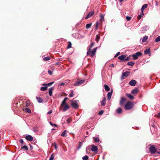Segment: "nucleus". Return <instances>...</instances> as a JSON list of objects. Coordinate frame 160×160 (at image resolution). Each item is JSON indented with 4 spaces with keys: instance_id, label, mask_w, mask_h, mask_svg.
<instances>
[{
    "instance_id": "b1692460",
    "label": "nucleus",
    "mask_w": 160,
    "mask_h": 160,
    "mask_svg": "<svg viewBox=\"0 0 160 160\" xmlns=\"http://www.w3.org/2000/svg\"><path fill=\"white\" fill-rule=\"evenodd\" d=\"M53 90V88L52 87H51L50 88L49 90V94L50 96H51L52 94V90Z\"/></svg>"
},
{
    "instance_id": "5701e85b",
    "label": "nucleus",
    "mask_w": 160,
    "mask_h": 160,
    "mask_svg": "<svg viewBox=\"0 0 160 160\" xmlns=\"http://www.w3.org/2000/svg\"><path fill=\"white\" fill-rule=\"evenodd\" d=\"M36 98L38 102L39 103H41L42 102V99L41 98L36 97Z\"/></svg>"
},
{
    "instance_id": "69168bd1",
    "label": "nucleus",
    "mask_w": 160,
    "mask_h": 160,
    "mask_svg": "<svg viewBox=\"0 0 160 160\" xmlns=\"http://www.w3.org/2000/svg\"><path fill=\"white\" fill-rule=\"evenodd\" d=\"M160 151H158L157 152V153L158 154H160V149H159Z\"/></svg>"
},
{
    "instance_id": "864d4df0",
    "label": "nucleus",
    "mask_w": 160,
    "mask_h": 160,
    "mask_svg": "<svg viewBox=\"0 0 160 160\" xmlns=\"http://www.w3.org/2000/svg\"><path fill=\"white\" fill-rule=\"evenodd\" d=\"M48 73L50 75H52V71L51 70H49L48 71Z\"/></svg>"
},
{
    "instance_id": "79ce46f5",
    "label": "nucleus",
    "mask_w": 160,
    "mask_h": 160,
    "mask_svg": "<svg viewBox=\"0 0 160 160\" xmlns=\"http://www.w3.org/2000/svg\"><path fill=\"white\" fill-rule=\"evenodd\" d=\"M54 158V156L53 155V154H52L50 158V159L49 160H53Z\"/></svg>"
},
{
    "instance_id": "423d86ee",
    "label": "nucleus",
    "mask_w": 160,
    "mask_h": 160,
    "mask_svg": "<svg viewBox=\"0 0 160 160\" xmlns=\"http://www.w3.org/2000/svg\"><path fill=\"white\" fill-rule=\"evenodd\" d=\"M97 48V47H96L93 48L92 51H90V54L89 55H90L92 57H93V56L95 55L96 52Z\"/></svg>"
},
{
    "instance_id": "5fc2aeb1",
    "label": "nucleus",
    "mask_w": 160,
    "mask_h": 160,
    "mask_svg": "<svg viewBox=\"0 0 160 160\" xmlns=\"http://www.w3.org/2000/svg\"><path fill=\"white\" fill-rule=\"evenodd\" d=\"M66 121L68 123H69L71 122V120L69 118H67L66 120Z\"/></svg>"
},
{
    "instance_id": "a19ab883",
    "label": "nucleus",
    "mask_w": 160,
    "mask_h": 160,
    "mask_svg": "<svg viewBox=\"0 0 160 160\" xmlns=\"http://www.w3.org/2000/svg\"><path fill=\"white\" fill-rule=\"evenodd\" d=\"M100 39V37L98 36V35H97L96 36V38H95V40L97 41L98 42L99 40Z\"/></svg>"
},
{
    "instance_id": "f3484780",
    "label": "nucleus",
    "mask_w": 160,
    "mask_h": 160,
    "mask_svg": "<svg viewBox=\"0 0 160 160\" xmlns=\"http://www.w3.org/2000/svg\"><path fill=\"white\" fill-rule=\"evenodd\" d=\"M144 53L145 54H148L149 56H151L150 54H151L150 53V48L146 49V50H145L144 51Z\"/></svg>"
},
{
    "instance_id": "a878e982",
    "label": "nucleus",
    "mask_w": 160,
    "mask_h": 160,
    "mask_svg": "<svg viewBox=\"0 0 160 160\" xmlns=\"http://www.w3.org/2000/svg\"><path fill=\"white\" fill-rule=\"evenodd\" d=\"M138 91V89L137 88H135L133 89L132 91V94H136Z\"/></svg>"
},
{
    "instance_id": "774afa93",
    "label": "nucleus",
    "mask_w": 160,
    "mask_h": 160,
    "mask_svg": "<svg viewBox=\"0 0 160 160\" xmlns=\"http://www.w3.org/2000/svg\"><path fill=\"white\" fill-rule=\"evenodd\" d=\"M158 114L160 116V112L158 113Z\"/></svg>"
},
{
    "instance_id": "f704fd0d",
    "label": "nucleus",
    "mask_w": 160,
    "mask_h": 160,
    "mask_svg": "<svg viewBox=\"0 0 160 160\" xmlns=\"http://www.w3.org/2000/svg\"><path fill=\"white\" fill-rule=\"evenodd\" d=\"M88 156L87 155H86L82 157V159L83 160H87L88 159Z\"/></svg>"
},
{
    "instance_id": "c9c22d12",
    "label": "nucleus",
    "mask_w": 160,
    "mask_h": 160,
    "mask_svg": "<svg viewBox=\"0 0 160 160\" xmlns=\"http://www.w3.org/2000/svg\"><path fill=\"white\" fill-rule=\"evenodd\" d=\"M91 25H92V23L87 24L86 25V28L87 29H88L91 27Z\"/></svg>"
},
{
    "instance_id": "6e6552de",
    "label": "nucleus",
    "mask_w": 160,
    "mask_h": 160,
    "mask_svg": "<svg viewBox=\"0 0 160 160\" xmlns=\"http://www.w3.org/2000/svg\"><path fill=\"white\" fill-rule=\"evenodd\" d=\"M91 150L92 152H97L98 151V148L97 146L92 145V148L91 149Z\"/></svg>"
},
{
    "instance_id": "e433bc0d",
    "label": "nucleus",
    "mask_w": 160,
    "mask_h": 160,
    "mask_svg": "<svg viewBox=\"0 0 160 160\" xmlns=\"http://www.w3.org/2000/svg\"><path fill=\"white\" fill-rule=\"evenodd\" d=\"M100 20L101 21H104V16L102 14H101L100 16Z\"/></svg>"
},
{
    "instance_id": "e2e57ef3",
    "label": "nucleus",
    "mask_w": 160,
    "mask_h": 160,
    "mask_svg": "<svg viewBox=\"0 0 160 160\" xmlns=\"http://www.w3.org/2000/svg\"><path fill=\"white\" fill-rule=\"evenodd\" d=\"M156 5H157V6H158V2L157 1H156Z\"/></svg>"
},
{
    "instance_id": "39448f33",
    "label": "nucleus",
    "mask_w": 160,
    "mask_h": 160,
    "mask_svg": "<svg viewBox=\"0 0 160 160\" xmlns=\"http://www.w3.org/2000/svg\"><path fill=\"white\" fill-rule=\"evenodd\" d=\"M85 80H81L76 82L74 84V85L75 86H78L82 84L85 82Z\"/></svg>"
},
{
    "instance_id": "aec40b11",
    "label": "nucleus",
    "mask_w": 160,
    "mask_h": 160,
    "mask_svg": "<svg viewBox=\"0 0 160 160\" xmlns=\"http://www.w3.org/2000/svg\"><path fill=\"white\" fill-rule=\"evenodd\" d=\"M126 96L130 99L132 100L134 99V97L130 94H126Z\"/></svg>"
},
{
    "instance_id": "7ed1b4c3",
    "label": "nucleus",
    "mask_w": 160,
    "mask_h": 160,
    "mask_svg": "<svg viewBox=\"0 0 160 160\" xmlns=\"http://www.w3.org/2000/svg\"><path fill=\"white\" fill-rule=\"evenodd\" d=\"M149 151L151 154H154L157 152L156 149L153 146H151L149 149Z\"/></svg>"
},
{
    "instance_id": "9d476101",
    "label": "nucleus",
    "mask_w": 160,
    "mask_h": 160,
    "mask_svg": "<svg viewBox=\"0 0 160 160\" xmlns=\"http://www.w3.org/2000/svg\"><path fill=\"white\" fill-rule=\"evenodd\" d=\"M25 139L29 141H31L33 140V137L30 135H27L25 137Z\"/></svg>"
},
{
    "instance_id": "473e14b6",
    "label": "nucleus",
    "mask_w": 160,
    "mask_h": 160,
    "mask_svg": "<svg viewBox=\"0 0 160 160\" xmlns=\"http://www.w3.org/2000/svg\"><path fill=\"white\" fill-rule=\"evenodd\" d=\"M47 87L46 86L45 87H41L40 90L42 91H44L47 90Z\"/></svg>"
},
{
    "instance_id": "4be33fe9",
    "label": "nucleus",
    "mask_w": 160,
    "mask_h": 160,
    "mask_svg": "<svg viewBox=\"0 0 160 160\" xmlns=\"http://www.w3.org/2000/svg\"><path fill=\"white\" fill-rule=\"evenodd\" d=\"M104 86L105 90L107 91H109L110 89L109 87L107 85L104 84Z\"/></svg>"
},
{
    "instance_id": "3c124183",
    "label": "nucleus",
    "mask_w": 160,
    "mask_h": 160,
    "mask_svg": "<svg viewBox=\"0 0 160 160\" xmlns=\"http://www.w3.org/2000/svg\"><path fill=\"white\" fill-rule=\"evenodd\" d=\"M120 54V52H118L114 56V58H116L118 57L119 55Z\"/></svg>"
},
{
    "instance_id": "2f4dec72",
    "label": "nucleus",
    "mask_w": 160,
    "mask_h": 160,
    "mask_svg": "<svg viewBox=\"0 0 160 160\" xmlns=\"http://www.w3.org/2000/svg\"><path fill=\"white\" fill-rule=\"evenodd\" d=\"M24 110L26 112H28V113H30L31 112V110L28 108H25L24 109Z\"/></svg>"
},
{
    "instance_id": "ea45409f",
    "label": "nucleus",
    "mask_w": 160,
    "mask_h": 160,
    "mask_svg": "<svg viewBox=\"0 0 160 160\" xmlns=\"http://www.w3.org/2000/svg\"><path fill=\"white\" fill-rule=\"evenodd\" d=\"M130 56H129L127 57L126 58H124V61H128L130 60Z\"/></svg>"
},
{
    "instance_id": "ddd939ff",
    "label": "nucleus",
    "mask_w": 160,
    "mask_h": 160,
    "mask_svg": "<svg viewBox=\"0 0 160 160\" xmlns=\"http://www.w3.org/2000/svg\"><path fill=\"white\" fill-rule=\"evenodd\" d=\"M126 99L124 98H121L120 103L121 105H123L124 102L126 101Z\"/></svg>"
},
{
    "instance_id": "58836bf2",
    "label": "nucleus",
    "mask_w": 160,
    "mask_h": 160,
    "mask_svg": "<svg viewBox=\"0 0 160 160\" xmlns=\"http://www.w3.org/2000/svg\"><path fill=\"white\" fill-rule=\"evenodd\" d=\"M71 46H72L71 43L69 42H68V44L67 46V48L68 49L70 48H71Z\"/></svg>"
},
{
    "instance_id": "f8f14e48",
    "label": "nucleus",
    "mask_w": 160,
    "mask_h": 160,
    "mask_svg": "<svg viewBox=\"0 0 160 160\" xmlns=\"http://www.w3.org/2000/svg\"><path fill=\"white\" fill-rule=\"evenodd\" d=\"M106 102V98L105 97H104L103 98L102 100L101 101V103L102 106H104Z\"/></svg>"
},
{
    "instance_id": "de8ad7c7",
    "label": "nucleus",
    "mask_w": 160,
    "mask_h": 160,
    "mask_svg": "<svg viewBox=\"0 0 160 160\" xmlns=\"http://www.w3.org/2000/svg\"><path fill=\"white\" fill-rule=\"evenodd\" d=\"M54 83V82H52L49 83H48L47 84V86H51Z\"/></svg>"
},
{
    "instance_id": "0eeeda50",
    "label": "nucleus",
    "mask_w": 160,
    "mask_h": 160,
    "mask_svg": "<svg viewBox=\"0 0 160 160\" xmlns=\"http://www.w3.org/2000/svg\"><path fill=\"white\" fill-rule=\"evenodd\" d=\"M94 44V43L92 42H91V45L88 48V51L87 52V55H89L90 54V50H91V48L93 47Z\"/></svg>"
},
{
    "instance_id": "72a5a7b5",
    "label": "nucleus",
    "mask_w": 160,
    "mask_h": 160,
    "mask_svg": "<svg viewBox=\"0 0 160 160\" xmlns=\"http://www.w3.org/2000/svg\"><path fill=\"white\" fill-rule=\"evenodd\" d=\"M22 149H25L26 150H28V148L26 146H23L21 148Z\"/></svg>"
},
{
    "instance_id": "8fccbe9b",
    "label": "nucleus",
    "mask_w": 160,
    "mask_h": 160,
    "mask_svg": "<svg viewBox=\"0 0 160 160\" xmlns=\"http://www.w3.org/2000/svg\"><path fill=\"white\" fill-rule=\"evenodd\" d=\"M82 146V142H79V146H78V149H79L81 148V147Z\"/></svg>"
},
{
    "instance_id": "bf43d9fd",
    "label": "nucleus",
    "mask_w": 160,
    "mask_h": 160,
    "mask_svg": "<svg viewBox=\"0 0 160 160\" xmlns=\"http://www.w3.org/2000/svg\"><path fill=\"white\" fill-rule=\"evenodd\" d=\"M52 110H51L48 111V112H47V113L48 114H51L52 112Z\"/></svg>"
},
{
    "instance_id": "09e8293b",
    "label": "nucleus",
    "mask_w": 160,
    "mask_h": 160,
    "mask_svg": "<svg viewBox=\"0 0 160 160\" xmlns=\"http://www.w3.org/2000/svg\"><path fill=\"white\" fill-rule=\"evenodd\" d=\"M50 124L52 126H54V127H57V125L55 124H53L51 122H50Z\"/></svg>"
},
{
    "instance_id": "603ef678",
    "label": "nucleus",
    "mask_w": 160,
    "mask_h": 160,
    "mask_svg": "<svg viewBox=\"0 0 160 160\" xmlns=\"http://www.w3.org/2000/svg\"><path fill=\"white\" fill-rule=\"evenodd\" d=\"M131 18V17L129 16H127L126 17V19L128 21H129L130 20Z\"/></svg>"
},
{
    "instance_id": "bb28decb",
    "label": "nucleus",
    "mask_w": 160,
    "mask_h": 160,
    "mask_svg": "<svg viewBox=\"0 0 160 160\" xmlns=\"http://www.w3.org/2000/svg\"><path fill=\"white\" fill-rule=\"evenodd\" d=\"M122 109L121 108L119 107L116 110V111L118 113H120L122 112Z\"/></svg>"
},
{
    "instance_id": "a18cd8bd",
    "label": "nucleus",
    "mask_w": 160,
    "mask_h": 160,
    "mask_svg": "<svg viewBox=\"0 0 160 160\" xmlns=\"http://www.w3.org/2000/svg\"><path fill=\"white\" fill-rule=\"evenodd\" d=\"M66 102V101L65 100H63L62 101V104H61V106H64L65 105Z\"/></svg>"
},
{
    "instance_id": "1a4fd4ad",
    "label": "nucleus",
    "mask_w": 160,
    "mask_h": 160,
    "mask_svg": "<svg viewBox=\"0 0 160 160\" xmlns=\"http://www.w3.org/2000/svg\"><path fill=\"white\" fill-rule=\"evenodd\" d=\"M136 83V81L133 79L131 80L129 82V84L132 86H135Z\"/></svg>"
},
{
    "instance_id": "4468645a",
    "label": "nucleus",
    "mask_w": 160,
    "mask_h": 160,
    "mask_svg": "<svg viewBox=\"0 0 160 160\" xmlns=\"http://www.w3.org/2000/svg\"><path fill=\"white\" fill-rule=\"evenodd\" d=\"M70 80L68 79L65 80L63 82H62L60 83V86H62L63 85H66L69 82Z\"/></svg>"
},
{
    "instance_id": "6ab92c4d",
    "label": "nucleus",
    "mask_w": 160,
    "mask_h": 160,
    "mask_svg": "<svg viewBox=\"0 0 160 160\" xmlns=\"http://www.w3.org/2000/svg\"><path fill=\"white\" fill-rule=\"evenodd\" d=\"M130 72H129L126 71L123 72L122 74V76L123 77H127L130 74Z\"/></svg>"
},
{
    "instance_id": "c756f323",
    "label": "nucleus",
    "mask_w": 160,
    "mask_h": 160,
    "mask_svg": "<svg viewBox=\"0 0 160 160\" xmlns=\"http://www.w3.org/2000/svg\"><path fill=\"white\" fill-rule=\"evenodd\" d=\"M148 26H144L142 28V31H146L147 30H148Z\"/></svg>"
},
{
    "instance_id": "6e6d98bb",
    "label": "nucleus",
    "mask_w": 160,
    "mask_h": 160,
    "mask_svg": "<svg viewBox=\"0 0 160 160\" xmlns=\"http://www.w3.org/2000/svg\"><path fill=\"white\" fill-rule=\"evenodd\" d=\"M103 113V111L101 110L98 113V114L99 115H101Z\"/></svg>"
},
{
    "instance_id": "7c9ffc66",
    "label": "nucleus",
    "mask_w": 160,
    "mask_h": 160,
    "mask_svg": "<svg viewBox=\"0 0 160 160\" xmlns=\"http://www.w3.org/2000/svg\"><path fill=\"white\" fill-rule=\"evenodd\" d=\"M148 37L147 36H145L142 39V42H146L147 39H148Z\"/></svg>"
},
{
    "instance_id": "dca6fc26",
    "label": "nucleus",
    "mask_w": 160,
    "mask_h": 160,
    "mask_svg": "<svg viewBox=\"0 0 160 160\" xmlns=\"http://www.w3.org/2000/svg\"><path fill=\"white\" fill-rule=\"evenodd\" d=\"M112 90L111 92H109L108 93L107 97L108 99V100H109L111 99L112 94Z\"/></svg>"
},
{
    "instance_id": "a211bd4d",
    "label": "nucleus",
    "mask_w": 160,
    "mask_h": 160,
    "mask_svg": "<svg viewBox=\"0 0 160 160\" xmlns=\"http://www.w3.org/2000/svg\"><path fill=\"white\" fill-rule=\"evenodd\" d=\"M147 6H148L147 4H144L143 5V6L142 7L141 12H142V13L143 15H144V14H143V12L144 9L146 8L147 7Z\"/></svg>"
},
{
    "instance_id": "cd10ccee",
    "label": "nucleus",
    "mask_w": 160,
    "mask_h": 160,
    "mask_svg": "<svg viewBox=\"0 0 160 160\" xmlns=\"http://www.w3.org/2000/svg\"><path fill=\"white\" fill-rule=\"evenodd\" d=\"M135 62L132 61H130L127 63V65L129 66H132L134 65Z\"/></svg>"
},
{
    "instance_id": "37998d69",
    "label": "nucleus",
    "mask_w": 160,
    "mask_h": 160,
    "mask_svg": "<svg viewBox=\"0 0 160 160\" xmlns=\"http://www.w3.org/2000/svg\"><path fill=\"white\" fill-rule=\"evenodd\" d=\"M50 59V58L49 57H47L44 58H43V60L45 61H47L49 60Z\"/></svg>"
},
{
    "instance_id": "13d9d810",
    "label": "nucleus",
    "mask_w": 160,
    "mask_h": 160,
    "mask_svg": "<svg viewBox=\"0 0 160 160\" xmlns=\"http://www.w3.org/2000/svg\"><path fill=\"white\" fill-rule=\"evenodd\" d=\"M141 17H142V16H141V15H139L138 16V19H141Z\"/></svg>"
},
{
    "instance_id": "4d7b16f0",
    "label": "nucleus",
    "mask_w": 160,
    "mask_h": 160,
    "mask_svg": "<svg viewBox=\"0 0 160 160\" xmlns=\"http://www.w3.org/2000/svg\"><path fill=\"white\" fill-rule=\"evenodd\" d=\"M19 142L22 144H23L24 143V141H23V140L22 139H21L20 140Z\"/></svg>"
},
{
    "instance_id": "c03bdc74",
    "label": "nucleus",
    "mask_w": 160,
    "mask_h": 160,
    "mask_svg": "<svg viewBox=\"0 0 160 160\" xmlns=\"http://www.w3.org/2000/svg\"><path fill=\"white\" fill-rule=\"evenodd\" d=\"M73 96V92L72 91L70 94L69 97L70 98L72 97Z\"/></svg>"
},
{
    "instance_id": "412c9836",
    "label": "nucleus",
    "mask_w": 160,
    "mask_h": 160,
    "mask_svg": "<svg viewBox=\"0 0 160 160\" xmlns=\"http://www.w3.org/2000/svg\"><path fill=\"white\" fill-rule=\"evenodd\" d=\"M69 106L67 104H66L64 105V107L63 109V111L64 112L67 111L69 108Z\"/></svg>"
},
{
    "instance_id": "f257e3e1",
    "label": "nucleus",
    "mask_w": 160,
    "mask_h": 160,
    "mask_svg": "<svg viewBox=\"0 0 160 160\" xmlns=\"http://www.w3.org/2000/svg\"><path fill=\"white\" fill-rule=\"evenodd\" d=\"M133 103L131 101H128L124 106V109L125 110H129L132 109L133 106Z\"/></svg>"
},
{
    "instance_id": "f03ea898",
    "label": "nucleus",
    "mask_w": 160,
    "mask_h": 160,
    "mask_svg": "<svg viewBox=\"0 0 160 160\" xmlns=\"http://www.w3.org/2000/svg\"><path fill=\"white\" fill-rule=\"evenodd\" d=\"M142 55V53L140 52H137L136 53L133 54L132 55V57L134 60L137 59L138 57L141 56Z\"/></svg>"
},
{
    "instance_id": "393cba45",
    "label": "nucleus",
    "mask_w": 160,
    "mask_h": 160,
    "mask_svg": "<svg viewBox=\"0 0 160 160\" xmlns=\"http://www.w3.org/2000/svg\"><path fill=\"white\" fill-rule=\"evenodd\" d=\"M93 139L94 142H99L100 141V139L99 137H97L95 138H93Z\"/></svg>"
},
{
    "instance_id": "0e129e2a",
    "label": "nucleus",
    "mask_w": 160,
    "mask_h": 160,
    "mask_svg": "<svg viewBox=\"0 0 160 160\" xmlns=\"http://www.w3.org/2000/svg\"><path fill=\"white\" fill-rule=\"evenodd\" d=\"M68 99V98H64V100H65L66 101V100Z\"/></svg>"
},
{
    "instance_id": "c85d7f7f",
    "label": "nucleus",
    "mask_w": 160,
    "mask_h": 160,
    "mask_svg": "<svg viewBox=\"0 0 160 160\" xmlns=\"http://www.w3.org/2000/svg\"><path fill=\"white\" fill-rule=\"evenodd\" d=\"M67 131L66 130L62 132V133L61 134V136L62 137H66L67 136Z\"/></svg>"
},
{
    "instance_id": "2eb2a0df",
    "label": "nucleus",
    "mask_w": 160,
    "mask_h": 160,
    "mask_svg": "<svg viewBox=\"0 0 160 160\" xmlns=\"http://www.w3.org/2000/svg\"><path fill=\"white\" fill-rule=\"evenodd\" d=\"M126 56V55H122L119 56L118 57V58L121 60H123L124 61V58H125Z\"/></svg>"
},
{
    "instance_id": "49530a36",
    "label": "nucleus",
    "mask_w": 160,
    "mask_h": 160,
    "mask_svg": "<svg viewBox=\"0 0 160 160\" xmlns=\"http://www.w3.org/2000/svg\"><path fill=\"white\" fill-rule=\"evenodd\" d=\"M98 22H96V27H95V30H97L98 29Z\"/></svg>"
},
{
    "instance_id": "9b49d317",
    "label": "nucleus",
    "mask_w": 160,
    "mask_h": 160,
    "mask_svg": "<svg viewBox=\"0 0 160 160\" xmlns=\"http://www.w3.org/2000/svg\"><path fill=\"white\" fill-rule=\"evenodd\" d=\"M94 12L93 11L89 12V13H88V15H87V16L85 18V19H87L88 18H89L90 17L92 16L94 14Z\"/></svg>"
},
{
    "instance_id": "680f3d73",
    "label": "nucleus",
    "mask_w": 160,
    "mask_h": 160,
    "mask_svg": "<svg viewBox=\"0 0 160 160\" xmlns=\"http://www.w3.org/2000/svg\"><path fill=\"white\" fill-rule=\"evenodd\" d=\"M29 105V104L28 103V102H26V106L28 107Z\"/></svg>"
},
{
    "instance_id": "4c0bfd02",
    "label": "nucleus",
    "mask_w": 160,
    "mask_h": 160,
    "mask_svg": "<svg viewBox=\"0 0 160 160\" xmlns=\"http://www.w3.org/2000/svg\"><path fill=\"white\" fill-rule=\"evenodd\" d=\"M156 42H158L160 41V36L158 37L155 40Z\"/></svg>"
},
{
    "instance_id": "052dcab7",
    "label": "nucleus",
    "mask_w": 160,
    "mask_h": 160,
    "mask_svg": "<svg viewBox=\"0 0 160 160\" xmlns=\"http://www.w3.org/2000/svg\"><path fill=\"white\" fill-rule=\"evenodd\" d=\"M109 66L110 67H114V64L112 63Z\"/></svg>"
},
{
    "instance_id": "338daca9",
    "label": "nucleus",
    "mask_w": 160,
    "mask_h": 160,
    "mask_svg": "<svg viewBox=\"0 0 160 160\" xmlns=\"http://www.w3.org/2000/svg\"><path fill=\"white\" fill-rule=\"evenodd\" d=\"M42 85H47V84L44 83L42 84Z\"/></svg>"
},
{
    "instance_id": "20e7f679",
    "label": "nucleus",
    "mask_w": 160,
    "mask_h": 160,
    "mask_svg": "<svg viewBox=\"0 0 160 160\" xmlns=\"http://www.w3.org/2000/svg\"><path fill=\"white\" fill-rule=\"evenodd\" d=\"M78 101H75L72 103L71 105L74 108L76 109L78 108Z\"/></svg>"
}]
</instances>
